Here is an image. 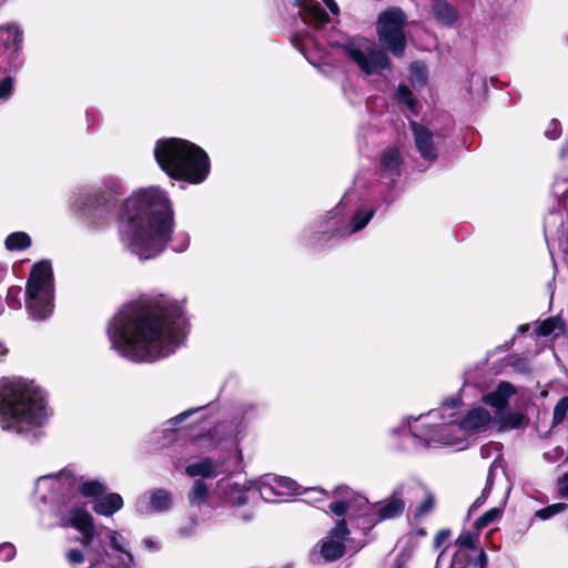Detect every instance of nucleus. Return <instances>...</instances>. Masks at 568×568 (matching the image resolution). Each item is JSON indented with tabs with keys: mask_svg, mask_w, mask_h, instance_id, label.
<instances>
[{
	"mask_svg": "<svg viewBox=\"0 0 568 568\" xmlns=\"http://www.w3.org/2000/svg\"><path fill=\"white\" fill-rule=\"evenodd\" d=\"M122 244L140 260L160 255L172 240V250L182 253L190 245V235H173L174 212L166 193L150 186L133 192L123 203L120 213Z\"/></svg>",
	"mask_w": 568,
	"mask_h": 568,
	"instance_id": "nucleus-2",
	"label": "nucleus"
},
{
	"mask_svg": "<svg viewBox=\"0 0 568 568\" xmlns=\"http://www.w3.org/2000/svg\"><path fill=\"white\" fill-rule=\"evenodd\" d=\"M332 495L339 498L329 505L331 511L337 517H342L348 511H352L353 515H365L369 507L366 497L354 493L346 486L336 487Z\"/></svg>",
	"mask_w": 568,
	"mask_h": 568,
	"instance_id": "nucleus-16",
	"label": "nucleus"
},
{
	"mask_svg": "<svg viewBox=\"0 0 568 568\" xmlns=\"http://www.w3.org/2000/svg\"><path fill=\"white\" fill-rule=\"evenodd\" d=\"M510 489H511V487L508 485V486L506 487V490H505V496H504V500H503V504H504V505L506 504V500H507V498H508V495H509V493H510Z\"/></svg>",
	"mask_w": 568,
	"mask_h": 568,
	"instance_id": "nucleus-53",
	"label": "nucleus"
},
{
	"mask_svg": "<svg viewBox=\"0 0 568 568\" xmlns=\"http://www.w3.org/2000/svg\"><path fill=\"white\" fill-rule=\"evenodd\" d=\"M216 496V491L210 494L209 487L204 480L196 479L187 494V499L191 506L199 507L203 504H207L212 508H217L220 504L215 499Z\"/></svg>",
	"mask_w": 568,
	"mask_h": 568,
	"instance_id": "nucleus-23",
	"label": "nucleus"
},
{
	"mask_svg": "<svg viewBox=\"0 0 568 568\" xmlns=\"http://www.w3.org/2000/svg\"><path fill=\"white\" fill-rule=\"evenodd\" d=\"M292 44L310 61L312 58L310 51L317 47L316 40L310 33L297 32L292 38Z\"/></svg>",
	"mask_w": 568,
	"mask_h": 568,
	"instance_id": "nucleus-32",
	"label": "nucleus"
},
{
	"mask_svg": "<svg viewBox=\"0 0 568 568\" xmlns=\"http://www.w3.org/2000/svg\"><path fill=\"white\" fill-rule=\"evenodd\" d=\"M51 416L47 394L34 382L12 378L0 383V425L3 430L36 437Z\"/></svg>",
	"mask_w": 568,
	"mask_h": 568,
	"instance_id": "nucleus-4",
	"label": "nucleus"
},
{
	"mask_svg": "<svg viewBox=\"0 0 568 568\" xmlns=\"http://www.w3.org/2000/svg\"><path fill=\"white\" fill-rule=\"evenodd\" d=\"M503 509L500 507H494L480 516L474 524L477 530L486 528L491 523L496 521L501 516Z\"/></svg>",
	"mask_w": 568,
	"mask_h": 568,
	"instance_id": "nucleus-37",
	"label": "nucleus"
},
{
	"mask_svg": "<svg viewBox=\"0 0 568 568\" xmlns=\"http://www.w3.org/2000/svg\"><path fill=\"white\" fill-rule=\"evenodd\" d=\"M491 422L490 413L484 407H475L470 409L459 422V426H455V432L450 440H466L470 433L485 430Z\"/></svg>",
	"mask_w": 568,
	"mask_h": 568,
	"instance_id": "nucleus-17",
	"label": "nucleus"
},
{
	"mask_svg": "<svg viewBox=\"0 0 568 568\" xmlns=\"http://www.w3.org/2000/svg\"><path fill=\"white\" fill-rule=\"evenodd\" d=\"M561 133L560 124L557 120H551L546 129L545 135L550 140H556Z\"/></svg>",
	"mask_w": 568,
	"mask_h": 568,
	"instance_id": "nucleus-45",
	"label": "nucleus"
},
{
	"mask_svg": "<svg viewBox=\"0 0 568 568\" xmlns=\"http://www.w3.org/2000/svg\"><path fill=\"white\" fill-rule=\"evenodd\" d=\"M247 488L231 479H221L217 483L216 495L221 499L220 506H242L247 503Z\"/></svg>",
	"mask_w": 568,
	"mask_h": 568,
	"instance_id": "nucleus-20",
	"label": "nucleus"
},
{
	"mask_svg": "<svg viewBox=\"0 0 568 568\" xmlns=\"http://www.w3.org/2000/svg\"><path fill=\"white\" fill-rule=\"evenodd\" d=\"M42 528L73 527L80 536L81 548L65 551V560L71 568H138L135 557L129 549V541L118 530L95 526L87 509H54V519L39 516Z\"/></svg>",
	"mask_w": 568,
	"mask_h": 568,
	"instance_id": "nucleus-3",
	"label": "nucleus"
},
{
	"mask_svg": "<svg viewBox=\"0 0 568 568\" xmlns=\"http://www.w3.org/2000/svg\"><path fill=\"white\" fill-rule=\"evenodd\" d=\"M323 2L334 16L339 14V8L335 0H296L297 14L305 24L318 28L329 21L327 12L322 8Z\"/></svg>",
	"mask_w": 568,
	"mask_h": 568,
	"instance_id": "nucleus-14",
	"label": "nucleus"
},
{
	"mask_svg": "<svg viewBox=\"0 0 568 568\" xmlns=\"http://www.w3.org/2000/svg\"><path fill=\"white\" fill-rule=\"evenodd\" d=\"M382 168L389 176H397L402 164V156L397 149L390 148L382 155Z\"/></svg>",
	"mask_w": 568,
	"mask_h": 568,
	"instance_id": "nucleus-30",
	"label": "nucleus"
},
{
	"mask_svg": "<svg viewBox=\"0 0 568 568\" xmlns=\"http://www.w3.org/2000/svg\"><path fill=\"white\" fill-rule=\"evenodd\" d=\"M171 507V494L165 489H154L140 496L135 508L140 514L163 513Z\"/></svg>",
	"mask_w": 568,
	"mask_h": 568,
	"instance_id": "nucleus-19",
	"label": "nucleus"
},
{
	"mask_svg": "<svg viewBox=\"0 0 568 568\" xmlns=\"http://www.w3.org/2000/svg\"><path fill=\"white\" fill-rule=\"evenodd\" d=\"M301 495H307L308 501H322L327 496V493L320 488V487H311V488H302L301 487Z\"/></svg>",
	"mask_w": 568,
	"mask_h": 568,
	"instance_id": "nucleus-41",
	"label": "nucleus"
},
{
	"mask_svg": "<svg viewBox=\"0 0 568 568\" xmlns=\"http://www.w3.org/2000/svg\"><path fill=\"white\" fill-rule=\"evenodd\" d=\"M432 10L437 22L444 27H452L457 20L456 9L445 0L434 2Z\"/></svg>",
	"mask_w": 568,
	"mask_h": 568,
	"instance_id": "nucleus-28",
	"label": "nucleus"
},
{
	"mask_svg": "<svg viewBox=\"0 0 568 568\" xmlns=\"http://www.w3.org/2000/svg\"><path fill=\"white\" fill-rule=\"evenodd\" d=\"M443 555H444V550L439 554V556H438V558H437L436 568L438 567L439 561H440V559H442Z\"/></svg>",
	"mask_w": 568,
	"mask_h": 568,
	"instance_id": "nucleus-56",
	"label": "nucleus"
},
{
	"mask_svg": "<svg viewBox=\"0 0 568 568\" xmlns=\"http://www.w3.org/2000/svg\"><path fill=\"white\" fill-rule=\"evenodd\" d=\"M488 450H489V447H481L480 449V454L483 457L487 456L488 455Z\"/></svg>",
	"mask_w": 568,
	"mask_h": 568,
	"instance_id": "nucleus-55",
	"label": "nucleus"
},
{
	"mask_svg": "<svg viewBox=\"0 0 568 568\" xmlns=\"http://www.w3.org/2000/svg\"><path fill=\"white\" fill-rule=\"evenodd\" d=\"M343 53L367 75L389 68V58L366 40H352L342 45Z\"/></svg>",
	"mask_w": 568,
	"mask_h": 568,
	"instance_id": "nucleus-10",
	"label": "nucleus"
},
{
	"mask_svg": "<svg viewBox=\"0 0 568 568\" xmlns=\"http://www.w3.org/2000/svg\"><path fill=\"white\" fill-rule=\"evenodd\" d=\"M201 409V407H196V408H191V409H187L181 414H179L178 416H175L174 418H172L169 424L172 426V427H176L179 424H181L182 422H184L187 417H190L192 414L199 412Z\"/></svg>",
	"mask_w": 568,
	"mask_h": 568,
	"instance_id": "nucleus-46",
	"label": "nucleus"
},
{
	"mask_svg": "<svg viewBox=\"0 0 568 568\" xmlns=\"http://www.w3.org/2000/svg\"><path fill=\"white\" fill-rule=\"evenodd\" d=\"M459 404V399L456 398L445 400L437 409H432L417 417H405L400 425L392 432L394 434L407 433L415 449L437 446H454L457 449H463L466 440H450L455 433L453 428L459 426L457 422Z\"/></svg>",
	"mask_w": 568,
	"mask_h": 568,
	"instance_id": "nucleus-6",
	"label": "nucleus"
},
{
	"mask_svg": "<svg viewBox=\"0 0 568 568\" xmlns=\"http://www.w3.org/2000/svg\"><path fill=\"white\" fill-rule=\"evenodd\" d=\"M428 72L426 65L420 61H415L409 67V81L415 89L426 85Z\"/></svg>",
	"mask_w": 568,
	"mask_h": 568,
	"instance_id": "nucleus-33",
	"label": "nucleus"
},
{
	"mask_svg": "<svg viewBox=\"0 0 568 568\" xmlns=\"http://www.w3.org/2000/svg\"><path fill=\"white\" fill-rule=\"evenodd\" d=\"M457 550H463L464 554H471L478 558V550H484L478 546V536L470 531H463L456 539Z\"/></svg>",
	"mask_w": 568,
	"mask_h": 568,
	"instance_id": "nucleus-31",
	"label": "nucleus"
},
{
	"mask_svg": "<svg viewBox=\"0 0 568 568\" xmlns=\"http://www.w3.org/2000/svg\"><path fill=\"white\" fill-rule=\"evenodd\" d=\"M514 394V386L508 382H501L494 392L483 396V402L499 413L507 406L510 396Z\"/></svg>",
	"mask_w": 568,
	"mask_h": 568,
	"instance_id": "nucleus-24",
	"label": "nucleus"
},
{
	"mask_svg": "<svg viewBox=\"0 0 568 568\" xmlns=\"http://www.w3.org/2000/svg\"><path fill=\"white\" fill-rule=\"evenodd\" d=\"M417 486L420 487V488L419 489H415L413 491V496L417 495V493H419V491H423L424 495H425V499L416 508L415 514H414L415 517L420 518V517H425V516L429 515L434 510L435 505H436V498H435V495L433 493H430L428 489H426L422 485L417 484Z\"/></svg>",
	"mask_w": 568,
	"mask_h": 568,
	"instance_id": "nucleus-35",
	"label": "nucleus"
},
{
	"mask_svg": "<svg viewBox=\"0 0 568 568\" xmlns=\"http://www.w3.org/2000/svg\"><path fill=\"white\" fill-rule=\"evenodd\" d=\"M154 156L160 168L171 178L191 184L202 183L210 173V159L196 144L178 138L159 140Z\"/></svg>",
	"mask_w": 568,
	"mask_h": 568,
	"instance_id": "nucleus-7",
	"label": "nucleus"
},
{
	"mask_svg": "<svg viewBox=\"0 0 568 568\" xmlns=\"http://www.w3.org/2000/svg\"><path fill=\"white\" fill-rule=\"evenodd\" d=\"M396 97L400 103L405 104L413 113H416V102L407 85L400 84L397 89Z\"/></svg>",
	"mask_w": 568,
	"mask_h": 568,
	"instance_id": "nucleus-38",
	"label": "nucleus"
},
{
	"mask_svg": "<svg viewBox=\"0 0 568 568\" xmlns=\"http://www.w3.org/2000/svg\"><path fill=\"white\" fill-rule=\"evenodd\" d=\"M142 544L150 551H156L159 549L158 542L152 538H144Z\"/></svg>",
	"mask_w": 568,
	"mask_h": 568,
	"instance_id": "nucleus-50",
	"label": "nucleus"
},
{
	"mask_svg": "<svg viewBox=\"0 0 568 568\" xmlns=\"http://www.w3.org/2000/svg\"><path fill=\"white\" fill-rule=\"evenodd\" d=\"M23 36L22 28L16 22L0 26V43L13 59L19 58L22 52Z\"/></svg>",
	"mask_w": 568,
	"mask_h": 568,
	"instance_id": "nucleus-21",
	"label": "nucleus"
},
{
	"mask_svg": "<svg viewBox=\"0 0 568 568\" xmlns=\"http://www.w3.org/2000/svg\"><path fill=\"white\" fill-rule=\"evenodd\" d=\"M558 491H559V495L562 497L568 496V474H565L561 478H559Z\"/></svg>",
	"mask_w": 568,
	"mask_h": 568,
	"instance_id": "nucleus-49",
	"label": "nucleus"
},
{
	"mask_svg": "<svg viewBox=\"0 0 568 568\" xmlns=\"http://www.w3.org/2000/svg\"><path fill=\"white\" fill-rule=\"evenodd\" d=\"M19 293L20 288L18 287H10L7 293V304L12 308H19L21 306L20 300H19Z\"/></svg>",
	"mask_w": 568,
	"mask_h": 568,
	"instance_id": "nucleus-44",
	"label": "nucleus"
},
{
	"mask_svg": "<svg viewBox=\"0 0 568 568\" xmlns=\"http://www.w3.org/2000/svg\"><path fill=\"white\" fill-rule=\"evenodd\" d=\"M122 184L116 180H106L101 185L99 191L92 192L90 190H82L74 199L72 206L75 211L85 213L90 206L106 205L109 202L115 200L122 194Z\"/></svg>",
	"mask_w": 568,
	"mask_h": 568,
	"instance_id": "nucleus-12",
	"label": "nucleus"
},
{
	"mask_svg": "<svg viewBox=\"0 0 568 568\" xmlns=\"http://www.w3.org/2000/svg\"><path fill=\"white\" fill-rule=\"evenodd\" d=\"M16 556V547L11 542H2L0 545V560L10 561Z\"/></svg>",
	"mask_w": 568,
	"mask_h": 568,
	"instance_id": "nucleus-43",
	"label": "nucleus"
},
{
	"mask_svg": "<svg viewBox=\"0 0 568 568\" xmlns=\"http://www.w3.org/2000/svg\"><path fill=\"white\" fill-rule=\"evenodd\" d=\"M105 490L106 485L103 481L84 480L71 469L41 476L37 479L34 487L40 516L51 519H54V509L59 506H63L64 509H85L84 505L79 504L78 493L83 497L98 499Z\"/></svg>",
	"mask_w": 568,
	"mask_h": 568,
	"instance_id": "nucleus-5",
	"label": "nucleus"
},
{
	"mask_svg": "<svg viewBox=\"0 0 568 568\" xmlns=\"http://www.w3.org/2000/svg\"><path fill=\"white\" fill-rule=\"evenodd\" d=\"M406 24L407 17L398 7L385 9L376 20V33L381 45L397 58L403 57L406 49Z\"/></svg>",
	"mask_w": 568,
	"mask_h": 568,
	"instance_id": "nucleus-9",
	"label": "nucleus"
},
{
	"mask_svg": "<svg viewBox=\"0 0 568 568\" xmlns=\"http://www.w3.org/2000/svg\"><path fill=\"white\" fill-rule=\"evenodd\" d=\"M410 126L417 151L426 161L434 162L437 159V153L434 148L433 133L416 121H410Z\"/></svg>",
	"mask_w": 568,
	"mask_h": 568,
	"instance_id": "nucleus-22",
	"label": "nucleus"
},
{
	"mask_svg": "<svg viewBox=\"0 0 568 568\" xmlns=\"http://www.w3.org/2000/svg\"><path fill=\"white\" fill-rule=\"evenodd\" d=\"M345 197L342 202L335 207L333 215L326 222L327 227L324 232H333L337 233L341 236L352 235L361 230H363L369 221L373 219L375 211L374 209H356L353 213L349 222L345 225H341V221L337 220V215L342 212L344 207Z\"/></svg>",
	"mask_w": 568,
	"mask_h": 568,
	"instance_id": "nucleus-13",
	"label": "nucleus"
},
{
	"mask_svg": "<svg viewBox=\"0 0 568 568\" xmlns=\"http://www.w3.org/2000/svg\"><path fill=\"white\" fill-rule=\"evenodd\" d=\"M14 80L12 77H6L0 81V100L8 99L13 90Z\"/></svg>",
	"mask_w": 568,
	"mask_h": 568,
	"instance_id": "nucleus-42",
	"label": "nucleus"
},
{
	"mask_svg": "<svg viewBox=\"0 0 568 568\" xmlns=\"http://www.w3.org/2000/svg\"><path fill=\"white\" fill-rule=\"evenodd\" d=\"M27 311L34 321H42L53 312V276L51 264L36 263L27 284Z\"/></svg>",
	"mask_w": 568,
	"mask_h": 568,
	"instance_id": "nucleus-8",
	"label": "nucleus"
},
{
	"mask_svg": "<svg viewBox=\"0 0 568 568\" xmlns=\"http://www.w3.org/2000/svg\"><path fill=\"white\" fill-rule=\"evenodd\" d=\"M568 412V396L562 397L554 408V422L556 424L561 423Z\"/></svg>",
	"mask_w": 568,
	"mask_h": 568,
	"instance_id": "nucleus-40",
	"label": "nucleus"
},
{
	"mask_svg": "<svg viewBox=\"0 0 568 568\" xmlns=\"http://www.w3.org/2000/svg\"><path fill=\"white\" fill-rule=\"evenodd\" d=\"M498 469L501 470V474L505 477V471L503 469L500 460H498V458H496L489 467L486 485L481 491V495L471 504V506L469 507L468 514H470L474 510H476L477 508H479L486 501L488 495L491 491L493 483H494V479H495V476H496V473Z\"/></svg>",
	"mask_w": 568,
	"mask_h": 568,
	"instance_id": "nucleus-29",
	"label": "nucleus"
},
{
	"mask_svg": "<svg viewBox=\"0 0 568 568\" xmlns=\"http://www.w3.org/2000/svg\"><path fill=\"white\" fill-rule=\"evenodd\" d=\"M415 483L398 485L389 496V498L379 503L376 508L378 520L393 519L399 517L404 509L406 499L413 497V491L419 489Z\"/></svg>",
	"mask_w": 568,
	"mask_h": 568,
	"instance_id": "nucleus-15",
	"label": "nucleus"
},
{
	"mask_svg": "<svg viewBox=\"0 0 568 568\" xmlns=\"http://www.w3.org/2000/svg\"><path fill=\"white\" fill-rule=\"evenodd\" d=\"M8 353V348L4 343L0 342V359L4 357Z\"/></svg>",
	"mask_w": 568,
	"mask_h": 568,
	"instance_id": "nucleus-51",
	"label": "nucleus"
},
{
	"mask_svg": "<svg viewBox=\"0 0 568 568\" xmlns=\"http://www.w3.org/2000/svg\"><path fill=\"white\" fill-rule=\"evenodd\" d=\"M255 486L262 499L273 503L277 497H291L301 495V486L290 477L265 474L261 476Z\"/></svg>",
	"mask_w": 568,
	"mask_h": 568,
	"instance_id": "nucleus-11",
	"label": "nucleus"
},
{
	"mask_svg": "<svg viewBox=\"0 0 568 568\" xmlns=\"http://www.w3.org/2000/svg\"><path fill=\"white\" fill-rule=\"evenodd\" d=\"M565 329V321L561 317H549L541 322L537 327V334L539 336H549L551 334H556L557 332H562Z\"/></svg>",
	"mask_w": 568,
	"mask_h": 568,
	"instance_id": "nucleus-36",
	"label": "nucleus"
},
{
	"mask_svg": "<svg viewBox=\"0 0 568 568\" xmlns=\"http://www.w3.org/2000/svg\"><path fill=\"white\" fill-rule=\"evenodd\" d=\"M528 329V325H520L517 329L518 333H525Z\"/></svg>",
	"mask_w": 568,
	"mask_h": 568,
	"instance_id": "nucleus-54",
	"label": "nucleus"
},
{
	"mask_svg": "<svg viewBox=\"0 0 568 568\" xmlns=\"http://www.w3.org/2000/svg\"><path fill=\"white\" fill-rule=\"evenodd\" d=\"M487 556L485 550H478V558L471 554H464L463 550H456L448 568H486Z\"/></svg>",
	"mask_w": 568,
	"mask_h": 568,
	"instance_id": "nucleus-27",
	"label": "nucleus"
},
{
	"mask_svg": "<svg viewBox=\"0 0 568 568\" xmlns=\"http://www.w3.org/2000/svg\"><path fill=\"white\" fill-rule=\"evenodd\" d=\"M195 529H196V523L195 521H191L186 526L181 527L178 530V534L181 537H190V536H192L195 532Z\"/></svg>",
	"mask_w": 568,
	"mask_h": 568,
	"instance_id": "nucleus-48",
	"label": "nucleus"
},
{
	"mask_svg": "<svg viewBox=\"0 0 568 568\" xmlns=\"http://www.w3.org/2000/svg\"><path fill=\"white\" fill-rule=\"evenodd\" d=\"M222 471V464L212 458H203L199 462L190 464L185 468V473L190 477H214Z\"/></svg>",
	"mask_w": 568,
	"mask_h": 568,
	"instance_id": "nucleus-25",
	"label": "nucleus"
},
{
	"mask_svg": "<svg viewBox=\"0 0 568 568\" xmlns=\"http://www.w3.org/2000/svg\"><path fill=\"white\" fill-rule=\"evenodd\" d=\"M123 507V499L116 493L101 495L93 504V511L98 515L110 517Z\"/></svg>",
	"mask_w": 568,
	"mask_h": 568,
	"instance_id": "nucleus-26",
	"label": "nucleus"
},
{
	"mask_svg": "<svg viewBox=\"0 0 568 568\" xmlns=\"http://www.w3.org/2000/svg\"><path fill=\"white\" fill-rule=\"evenodd\" d=\"M31 245V237L26 232H13L4 241L8 251H22Z\"/></svg>",
	"mask_w": 568,
	"mask_h": 568,
	"instance_id": "nucleus-34",
	"label": "nucleus"
},
{
	"mask_svg": "<svg viewBox=\"0 0 568 568\" xmlns=\"http://www.w3.org/2000/svg\"><path fill=\"white\" fill-rule=\"evenodd\" d=\"M568 154V140H567V143L565 146H562V149L560 150V156L564 159L566 158Z\"/></svg>",
	"mask_w": 568,
	"mask_h": 568,
	"instance_id": "nucleus-52",
	"label": "nucleus"
},
{
	"mask_svg": "<svg viewBox=\"0 0 568 568\" xmlns=\"http://www.w3.org/2000/svg\"><path fill=\"white\" fill-rule=\"evenodd\" d=\"M182 307L165 296L148 297L121 308L110 320L106 334L120 356L153 363L173 354L186 336Z\"/></svg>",
	"mask_w": 568,
	"mask_h": 568,
	"instance_id": "nucleus-1",
	"label": "nucleus"
},
{
	"mask_svg": "<svg viewBox=\"0 0 568 568\" xmlns=\"http://www.w3.org/2000/svg\"><path fill=\"white\" fill-rule=\"evenodd\" d=\"M449 536H450V531L448 529L439 530L434 538V547L435 548L442 547L448 540Z\"/></svg>",
	"mask_w": 568,
	"mask_h": 568,
	"instance_id": "nucleus-47",
	"label": "nucleus"
},
{
	"mask_svg": "<svg viewBox=\"0 0 568 568\" xmlns=\"http://www.w3.org/2000/svg\"><path fill=\"white\" fill-rule=\"evenodd\" d=\"M348 528L344 519L338 520L334 528L321 541L320 554L326 561H334L341 558L345 552V539L348 535Z\"/></svg>",
	"mask_w": 568,
	"mask_h": 568,
	"instance_id": "nucleus-18",
	"label": "nucleus"
},
{
	"mask_svg": "<svg viewBox=\"0 0 568 568\" xmlns=\"http://www.w3.org/2000/svg\"><path fill=\"white\" fill-rule=\"evenodd\" d=\"M566 508L567 504L565 503L552 504L542 509L537 510L536 516L542 520H546L559 513H562L564 510H566Z\"/></svg>",
	"mask_w": 568,
	"mask_h": 568,
	"instance_id": "nucleus-39",
	"label": "nucleus"
}]
</instances>
